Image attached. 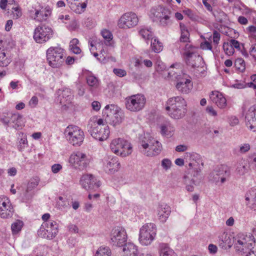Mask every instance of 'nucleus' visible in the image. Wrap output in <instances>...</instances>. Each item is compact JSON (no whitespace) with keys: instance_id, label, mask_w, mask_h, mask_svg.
<instances>
[{"instance_id":"nucleus-51","label":"nucleus","mask_w":256,"mask_h":256,"mask_svg":"<svg viewBox=\"0 0 256 256\" xmlns=\"http://www.w3.org/2000/svg\"><path fill=\"white\" fill-rule=\"evenodd\" d=\"M228 122L230 126H234L238 124L239 120L238 118L234 116L228 117Z\"/></svg>"},{"instance_id":"nucleus-18","label":"nucleus","mask_w":256,"mask_h":256,"mask_svg":"<svg viewBox=\"0 0 256 256\" xmlns=\"http://www.w3.org/2000/svg\"><path fill=\"white\" fill-rule=\"evenodd\" d=\"M88 131L91 136L96 140L100 141L106 140L110 134V130L108 126H105L104 128L96 126V124L90 126Z\"/></svg>"},{"instance_id":"nucleus-59","label":"nucleus","mask_w":256,"mask_h":256,"mask_svg":"<svg viewBox=\"0 0 256 256\" xmlns=\"http://www.w3.org/2000/svg\"><path fill=\"white\" fill-rule=\"evenodd\" d=\"M249 164L254 170H256V154H254L250 158Z\"/></svg>"},{"instance_id":"nucleus-29","label":"nucleus","mask_w":256,"mask_h":256,"mask_svg":"<svg viewBox=\"0 0 256 256\" xmlns=\"http://www.w3.org/2000/svg\"><path fill=\"white\" fill-rule=\"evenodd\" d=\"M31 17L38 22H42L46 20L50 15V12L49 10L42 9L40 10H30Z\"/></svg>"},{"instance_id":"nucleus-19","label":"nucleus","mask_w":256,"mask_h":256,"mask_svg":"<svg viewBox=\"0 0 256 256\" xmlns=\"http://www.w3.org/2000/svg\"><path fill=\"white\" fill-rule=\"evenodd\" d=\"M138 19L136 14L130 12L123 14L120 18L118 25L120 28H130L136 26Z\"/></svg>"},{"instance_id":"nucleus-42","label":"nucleus","mask_w":256,"mask_h":256,"mask_svg":"<svg viewBox=\"0 0 256 256\" xmlns=\"http://www.w3.org/2000/svg\"><path fill=\"white\" fill-rule=\"evenodd\" d=\"M86 82L91 88H96L99 85L98 79L94 76H88L86 77Z\"/></svg>"},{"instance_id":"nucleus-9","label":"nucleus","mask_w":256,"mask_h":256,"mask_svg":"<svg viewBox=\"0 0 256 256\" xmlns=\"http://www.w3.org/2000/svg\"><path fill=\"white\" fill-rule=\"evenodd\" d=\"M184 156L186 158H188L190 161L188 164L189 170L192 175V183L196 184V180L194 178H197L200 176L203 167V163L202 162L200 156L196 153L186 152Z\"/></svg>"},{"instance_id":"nucleus-23","label":"nucleus","mask_w":256,"mask_h":256,"mask_svg":"<svg viewBox=\"0 0 256 256\" xmlns=\"http://www.w3.org/2000/svg\"><path fill=\"white\" fill-rule=\"evenodd\" d=\"M171 212V208L164 203L160 204L156 210V214L160 222H165Z\"/></svg>"},{"instance_id":"nucleus-44","label":"nucleus","mask_w":256,"mask_h":256,"mask_svg":"<svg viewBox=\"0 0 256 256\" xmlns=\"http://www.w3.org/2000/svg\"><path fill=\"white\" fill-rule=\"evenodd\" d=\"M234 66L240 72H243L246 68L244 60L242 58L236 59L234 62Z\"/></svg>"},{"instance_id":"nucleus-45","label":"nucleus","mask_w":256,"mask_h":256,"mask_svg":"<svg viewBox=\"0 0 256 256\" xmlns=\"http://www.w3.org/2000/svg\"><path fill=\"white\" fill-rule=\"evenodd\" d=\"M39 182L40 180L37 177L30 179L28 184L26 188L28 189L29 190L32 191L38 186Z\"/></svg>"},{"instance_id":"nucleus-7","label":"nucleus","mask_w":256,"mask_h":256,"mask_svg":"<svg viewBox=\"0 0 256 256\" xmlns=\"http://www.w3.org/2000/svg\"><path fill=\"white\" fill-rule=\"evenodd\" d=\"M156 234V226L154 223H147L140 230L139 242L143 246H148L154 240Z\"/></svg>"},{"instance_id":"nucleus-14","label":"nucleus","mask_w":256,"mask_h":256,"mask_svg":"<svg viewBox=\"0 0 256 256\" xmlns=\"http://www.w3.org/2000/svg\"><path fill=\"white\" fill-rule=\"evenodd\" d=\"M146 99L142 94H134L125 99L126 108L131 112H138L144 106Z\"/></svg>"},{"instance_id":"nucleus-38","label":"nucleus","mask_w":256,"mask_h":256,"mask_svg":"<svg viewBox=\"0 0 256 256\" xmlns=\"http://www.w3.org/2000/svg\"><path fill=\"white\" fill-rule=\"evenodd\" d=\"M151 48L154 52L158 53L162 50L163 46L157 38H154L151 40Z\"/></svg>"},{"instance_id":"nucleus-41","label":"nucleus","mask_w":256,"mask_h":256,"mask_svg":"<svg viewBox=\"0 0 256 256\" xmlns=\"http://www.w3.org/2000/svg\"><path fill=\"white\" fill-rule=\"evenodd\" d=\"M139 34L142 37L146 40H152L154 38L153 32L151 30V28H141L139 30Z\"/></svg>"},{"instance_id":"nucleus-60","label":"nucleus","mask_w":256,"mask_h":256,"mask_svg":"<svg viewBox=\"0 0 256 256\" xmlns=\"http://www.w3.org/2000/svg\"><path fill=\"white\" fill-rule=\"evenodd\" d=\"M230 44L232 46L233 48H236L238 50H240V43L236 40H230Z\"/></svg>"},{"instance_id":"nucleus-61","label":"nucleus","mask_w":256,"mask_h":256,"mask_svg":"<svg viewBox=\"0 0 256 256\" xmlns=\"http://www.w3.org/2000/svg\"><path fill=\"white\" fill-rule=\"evenodd\" d=\"M69 232L72 233L77 234L78 232V227L74 224H70L68 226Z\"/></svg>"},{"instance_id":"nucleus-26","label":"nucleus","mask_w":256,"mask_h":256,"mask_svg":"<svg viewBox=\"0 0 256 256\" xmlns=\"http://www.w3.org/2000/svg\"><path fill=\"white\" fill-rule=\"evenodd\" d=\"M58 100L60 102L64 105L70 103L72 98L71 90L68 88L59 89L57 91Z\"/></svg>"},{"instance_id":"nucleus-56","label":"nucleus","mask_w":256,"mask_h":256,"mask_svg":"<svg viewBox=\"0 0 256 256\" xmlns=\"http://www.w3.org/2000/svg\"><path fill=\"white\" fill-rule=\"evenodd\" d=\"M92 122H93V124H90V122L89 123L88 126H92V124L94 125V124H96V126H102L104 127L105 126H106V124H104V121L102 118H99L98 120H94V118H93Z\"/></svg>"},{"instance_id":"nucleus-52","label":"nucleus","mask_w":256,"mask_h":256,"mask_svg":"<svg viewBox=\"0 0 256 256\" xmlns=\"http://www.w3.org/2000/svg\"><path fill=\"white\" fill-rule=\"evenodd\" d=\"M172 162L168 158H164L162 162V166L166 170L169 169L170 168Z\"/></svg>"},{"instance_id":"nucleus-12","label":"nucleus","mask_w":256,"mask_h":256,"mask_svg":"<svg viewBox=\"0 0 256 256\" xmlns=\"http://www.w3.org/2000/svg\"><path fill=\"white\" fill-rule=\"evenodd\" d=\"M53 34V30L50 26L41 24L34 29L33 38L36 42L43 44L48 41Z\"/></svg>"},{"instance_id":"nucleus-64","label":"nucleus","mask_w":256,"mask_h":256,"mask_svg":"<svg viewBox=\"0 0 256 256\" xmlns=\"http://www.w3.org/2000/svg\"><path fill=\"white\" fill-rule=\"evenodd\" d=\"M250 54L256 61V44L252 46L250 50Z\"/></svg>"},{"instance_id":"nucleus-48","label":"nucleus","mask_w":256,"mask_h":256,"mask_svg":"<svg viewBox=\"0 0 256 256\" xmlns=\"http://www.w3.org/2000/svg\"><path fill=\"white\" fill-rule=\"evenodd\" d=\"M68 202L64 200L62 196L58 198V200L57 202L56 206L58 208L62 210L65 209L68 206Z\"/></svg>"},{"instance_id":"nucleus-16","label":"nucleus","mask_w":256,"mask_h":256,"mask_svg":"<svg viewBox=\"0 0 256 256\" xmlns=\"http://www.w3.org/2000/svg\"><path fill=\"white\" fill-rule=\"evenodd\" d=\"M69 162L75 168L83 170L88 166L90 162L86 154L78 151L71 154Z\"/></svg>"},{"instance_id":"nucleus-35","label":"nucleus","mask_w":256,"mask_h":256,"mask_svg":"<svg viewBox=\"0 0 256 256\" xmlns=\"http://www.w3.org/2000/svg\"><path fill=\"white\" fill-rule=\"evenodd\" d=\"M6 50L0 48V66H6L11 62L9 56L6 54Z\"/></svg>"},{"instance_id":"nucleus-28","label":"nucleus","mask_w":256,"mask_h":256,"mask_svg":"<svg viewBox=\"0 0 256 256\" xmlns=\"http://www.w3.org/2000/svg\"><path fill=\"white\" fill-rule=\"evenodd\" d=\"M104 164L106 168L111 172L117 171L120 166V163L118 162V158L116 156L108 157L105 160Z\"/></svg>"},{"instance_id":"nucleus-17","label":"nucleus","mask_w":256,"mask_h":256,"mask_svg":"<svg viewBox=\"0 0 256 256\" xmlns=\"http://www.w3.org/2000/svg\"><path fill=\"white\" fill-rule=\"evenodd\" d=\"M111 242L113 245L121 246L126 242L127 234L124 228L120 226L115 227L112 230Z\"/></svg>"},{"instance_id":"nucleus-15","label":"nucleus","mask_w":256,"mask_h":256,"mask_svg":"<svg viewBox=\"0 0 256 256\" xmlns=\"http://www.w3.org/2000/svg\"><path fill=\"white\" fill-rule=\"evenodd\" d=\"M58 227V224L54 220L44 222L38 231V234L44 238L52 240L57 234Z\"/></svg>"},{"instance_id":"nucleus-27","label":"nucleus","mask_w":256,"mask_h":256,"mask_svg":"<svg viewBox=\"0 0 256 256\" xmlns=\"http://www.w3.org/2000/svg\"><path fill=\"white\" fill-rule=\"evenodd\" d=\"M212 101L220 108H224L226 106V100L222 93L218 91L212 92L210 94Z\"/></svg>"},{"instance_id":"nucleus-47","label":"nucleus","mask_w":256,"mask_h":256,"mask_svg":"<svg viewBox=\"0 0 256 256\" xmlns=\"http://www.w3.org/2000/svg\"><path fill=\"white\" fill-rule=\"evenodd\" d=\"M223 49L226 54L231 56L234 53V50L232 46L227 42H224L223 44Z\"/></svg>"},{"instance_id":"nucleus-63","label":"nucleus","mask_w":256,"mask_h":256,"mask_svg":"<svg viewBox=\"0 0 256 256\" xmlns=\"http://www.w3.org/2000/svg\"><path fill=\"white\" fill-rule=\"evenodd\" d=\"M206 112L212 116H215L217 115L216 112L212 106H208L206 108Z\"/></svg>"},{"instance_id":"nucleus-53","label":"nucleus","mask_w":256,"mask_h":256,"mask_svg":"<svg viewBox=\"0 0 256 256\" xmlns=\"http://www.w3.org/2000/svg\"><path fill=\"white\" fill-rule=\"evenodd\" d=\"M250 150V145L248 144H244L240 146L239 152L244 154Z\"/></svg>"},{"instance_id":"nucleus-34","label":"nucleus","mask_w":256,"mask_h":256,"mask_svg":"<svg viewBox=\"0 0 256 256\" xmlns=\"http://www.w3.org/2000/svg\"><path fill=\"white\" fill-rule=\"evenodd\" d=\"M67 0L71 10L76 14H80L83 12L87 6L86 4H84V2L82 4L79 2H76L69 1V0Z\"/></svg>"},{"instance_id":"nucleus-50","label":"nucleus","mask_w":256,"mask_h":256,"mask_svg":"<svg viewBox=\"0 0 256 256\" xmlns=\"http://www.w3.org/2000/svg\"><path fill=\"white\" fill-rule=\"evenodd\" d=\"M12 9L14 18L17 19L22 16V13L18 6L12 8Z\"/></svg>"},{"instance_id":"nucleus-11","label":"nucleus","mask_w":256,"mask_h":256,"mask_svg":"<svg viewBox=\"0 0 256 256\" xmlns=\"http://www.w3.org/2000/svg\"><path fill=\"white\" fill-rule=\"evenodd\" d=\"M110 148L112 152L122 157L128 156L132 152L130 144L121 138L114 140L110 143Z\"/></svg>"},{"instance_id":"nucleus-31","label":"nucleus","mask_w":256,"mask_h":256,"mask_svg":"<svg viewBox=\"0 0 256 256\" xmlns=\"http://www.w3.org/2000/svg\"><path fill=\"white\" fill-rule=\"evenodd\" d=\"M246 200L248 202L246 205L249 208L256 210V189L252 190L246 196Z\"/></svg>"},{"instance_id":"nucleus-3","label":"nucleus","mask_w":256,"mask_h":256,"mask_svg":"<svg viewBox=\"0 0 256 256\" xmlns=\"http://www.w3.org/2000/svg\"><path fill=\"white\" fill-rule=\"evenodd\" d=\"M171 14L170 10L160 6L152 8L150 14L152 21L158 22L162 28L169 27L173 24Z\"/></svg>"},{"instance_id":"nucleus-1","label":"nucleus","mask_w":256,"mask_h":256,"mask_svg":"<svg viewBox=\"0 0 256 256\" xmlns=\"http://www.w3.org/2000/svg\"><path fill=\"white\" fill-rule=\"evenodd\" d=\"M186 102L182 96L170 98L166 102V110L168 115L174 119H180L184 116L186 112Z\"/></svg>"},{"instance_id":"nucleus-39","label":"nucleus","mask_w":256,"mask_h":256,"mask_svg":"<svg viewBox=\"0 0 256 256\" xmlns=\"http://www.w3.org/2000/svg\"><path fill=\"white\" fill-rule=\"evenodd\" d=\"M112 252L109 247L101 246L96 251L94 256H111Z\"/></svg>"},{"instance_id":"nucleus-58","label":"nucleus","mask_w":256,"mask_h":256,"mask_svg":"<svg viewBox=\"0 0 256 256\" xmlns=\"http://www.w3.org/2000/svg\"><path fill=\"white\" fill-rule=\"evenodd\" d=\"M164 76L165 78H176V72L173 71L172 70L168 71L166 70L164 72Z\"/></svg>"},{"instance_id":"nucleus-32","label":"nucleus","mask_w":256,"mask_h":256,"mask_svg":"<svg viewBox=\"0 0 256 256\" xmlns=\"http://www.w3.org/2000/svg\"><path fill=\"white\" fill-rule=\"evenodd\" d=\"M10 124L16 129H20L23 126L22 116L18 114H12L10 117Z\"/></svg>"},{"instance_id":"nucleus-40","label":"nucleus","mask_w":256,"mask_h":256,"mask_svg":"<svg viewBox=\"0 0 256 256\" xmlns=\"http://www.w3.org/2000/svg\"><path fill=\"white\" fill-rule=\"evenodd\" d=\"M78 42L79 41L77 38H73L70 43V50L75 54H80L82 52L80 48L78 46Z\"/></svg>"},{"instance_id":"nucleus-33","label":"nucleus","mask_w":256,"mask_h":256,"mask_svg":"<svg viewBox=\"0 0 256 256\" xmlns=\"http://www.w3.org/2000/svg\"><path fill=\"white\" fill-rule=\"evenodd\" d=\"M248 170L249 167L248 166L247 162L242 160L237 163L235 172L237 175L242 176L248 172Z\"/></svg>"},{"instance_id":"nucleus-49","label":"nucleus","mask_w":256,"mask_h":256,"mask_svg":"<svg viewBox=\"0 0 256 256\" xmlns=\"http://www.w3.org/2000/svg\"><path fill=\"white\" fill-rule=\"evenodd\" d=\"M102 35V37L106 40L108 42H110L112 39V34L111 32L107 30H104L101 32Z\"/></svg>"},{"instance_id":"nucleus-37","label":"nucleus","mask_w":256,"mask_h":256,"mask_svg":"<svg viewBox=\"0 0 256 256\" xmlns=\"http://www.w3.org/2000/svg\"><path fill=\"white\" fill-rule=\"evenodd\" d=\"M161 134L162 135L170 136L174 131V127L170 124H166L160 126Z\"/></svg>"},{"instance_id":"nucleus-4","label":"nucleus","mask_w":256,"mask_h":256,"mask_svg":"<svg viewBox=\"0 0 256 256\" xmlns=\"http://www.w3.org/2000/svg\"><path fill=\"white\" fill-rule=\"evenodd\" d=\"M138 148L145 155L148 156L158 155L162 148L161 144L148 134L140 138Z\"/></svg>"},{"instance_id":"nucleus-10","label":"nucleus","mask_w":256,"mask_h":256,"mask_svg":"<svg viewBox=\"0 0 256 256\" xmlns=\"http://www.w3.org/2000/svg\"><path fill=\"white\" fill-rule=\"evenodd\" d=\"M64 134L69 142L74 146H80L84 138V132L76 126H68L66 128Z\"/></svg>"},{"instance_id":"nucleus-57","label":"nucleus","mask_w":256,"mask_h":256,"mask_svg":"<svg viewBox=\"0 0 256 256\" xmlns=\"http://www.w3.org/2000/svg\"><path fill=\"white\" fill-rule=\"evenodd\" d=\"M189 32H183L181 33V36L180 40L181 42H188L189 40Z\"/></svg>"},{"instance_id":"nucleus-5","label":"nucleus","mask_w":256,"mask_h":256,"mask_svg":"<svg viewBox=\"0 0 256 256\" xmlns=\"http://www.w3.org/2000/svg\"><path fill=\"white\" fill-rule=\"evenodd\" d=\"M255 239L252 234H245L239 233L234 239V246L237 252L246 253L249 249L254 248Z\"/></svg>"},{"instance_id":"nucleus-8","label":"nucleus","mask_w":256,"mask_h":256,"mask_svg":"<svg viewBox=\"0 0 256 256\" xmlns=\"http://www.w3.org/2000/svg\"><path fill=\"white\" fill-rule=\"evenodd\" d=\"M64 50L59 46H51L46 50V58L53 68L60 67L64 61Z\"/></svg>"},{"instance_id":"nucleus-62","label":"nucleus","mask_w":256,"mask_h":256,"mask_svg":"<svg viewBox=\"0 0 256 256\" xmlns=\"http://www.w3.org/2000/svg\"><path fill=\"white\" fill-rule=\"evenodd\" d=\"M38 101V98L36 96H34L31 98L30 100L29 104L32 107L34 108L37 105Z\"/></svg>"},{"instance_id":"nucleus-21","label":"nucleus","mask_w":256,"mask_h":256,"mask_svg":"<svg viewBox=\"0 0 256 256\" xmlns=\"http://www.w3.org/2000/svg\"><path fill=\"white\" fill-rule=\"evenodd\" d=\"M80 182L82 188L86 190L98 188L101 184L100 181L91 174L82 175Z\"/></svg>"},{"instance_id":"nucleus-20","label":"nucleus","mask_w":256,"mask_h":256,"mask_svg":"<svg viewBox=\"0 0 256 256\" xmlns=\"http://www.w3.org/2000/svg\"><path fill=\"white\" fill-rule=\"evenodd\" d=\"M14 212V208L9 198L5 196H0V216L2 218H11Z\"/></svg>"},{"instance_id":"nucleus-54","label":"nucleus","mask_w":256,"mask_h":256,"mask_svg":"<svg viewBox=\"0 0 256 256\" xmlns=\"http://www.w3.org/2000/svg\"><path fill=\"white\" fill-rule=\"evenodd\" d=\"M113 72L116 75L120 77L124 76L126 74V72L125 70L120 68H114Z\"/></svg>"},{"instance_id":"nucleus-46","label":"nucleus","mask_w":256,"mask_h":256,"mask_svg":"<svg viewBox=\"0 0 256 256\" xmlns=\"http://www.w3.org/2000/svg\"><path fill=\"white\" fill-rule=\"evenodd\" d=\"M33 195V191L29 190L28 189L26 188L22 196V199L24 202H27L32 198Z\"/></svg>"},{"instance_id":"nucleus-2","label":"nucleus","mask_w":256,"mask_h":256,"mask_svg":"<svg viewBox=\"0 0 256 256\" xmlns=\"http://www.w3.org/2000/svg\"><path fill=\"white\" fill-rule=\"evenodd\" d=\"M185 50L184 55L187 65L194 68L196 73H202L204 71V62L202 58L196 52V48L191 44H186Z\"/></svg>"},{"instance_id":"nucleus-25","label":"nucleus","mask_w":256,"mask_h":256,"mask_svg":"<svg viewBox=\"0 0 256 256\" xmlns=\"http://www.w3.org/2000/svg\"><path fill=\"white\" fill-rule=\"evenodd\" d=\"M176 87L182 94L189 93L192 88V83L190 79L182 78L178 80Z\"/></svg>"},{"instance_id":"nucleus-6","label":"nucleus","mask_w":256,"mask_h":256,"mask_svg":"<svg viewBox=\"0 0 256 256\" xmlns=\"http://www.w3.org/2000/svg\"><path fill=\"white\" fill-rule=\"evenodd\" d=\"M104 116L113 126L120 124L124 118V114L121 109L114 104L106 105L102 111Z\"/></svg>"},{"instance_id":"nucleus-43","label":"nucleus","mask_w":256,"mask_h":256,"mask_svg":"<svg viewBox=\"0 0 256 256\" xmlns=\"http://www.w3.org/2000/svg\"><path fill=\"white\" fill-rule=\"evenodd\" d=\"M23 222L20 220H17L12 224L11 228L13 234H18L22 230Z\"/></svg>"},{"instance_id":"nucleus-36","label":"nucleus","mask_w":256,"mask_h":256,"mask_svg":"<svg viewBox=\"0 0 256 256\" xmlns=\"http://www.w3.org/2000/svg\"><path fill=\"white\" fill-rule=\"evenodd\" d=\"M160 256H177L174 251L167 244H160Z\"/></svg>"},{"instance_id":"nucleus-24","label":"nucleus","mask_w":256,"mask_h":256,"mask_svg":"<svg viewBox=\"0 0 256 256\" xmlns=\"http://www.w3.org/2000/svg\"><path fill=\"white\" fill-rule=\"evenodd\" d=\"M234 237L224 232L218 236V245L224 250L230 248L234 244Z\"/></svg>"},{"instance_id":"nucleus-30","label":"nucleus","mask_w":256,"mask_h":256,"mask_svg":"<svg viewBox=\"0 0 256 256\" xmlns=\"http://www.w3.org/2000/svg\"><path fill=\"white\" fill-rule=\"evenodd\" d=\"M124 256H137L138 250L137 246L131 242H126L122 246Z\"/></svg>"},{"instance_id":"nucleus-55","label":"nucleus","mask_w":256,"mask_h":256,"mask_svg":"<svg viewBox=\"0 0 256 256\" xmlns=\"http://www.w3.org/2000/svg\"><path fill=\"white\" fill-rule=\"evenodd\" d=\"M220 38V34L216 30H214L213 32V42L216 45H218Z\"/></svg>"},{"instance_id":"nucleus-22","label":"nucleus","mask_w":256,"mask_h":256,"mask_svg":"<svg viewBox=\"0 0 256 256\" xmlns=\"http://www.w3.org/2000/svg\"><path fill=\"white\" fill-rule=\"evenodd\" d=\"M245 122L250 130L256 132V104L251 106L246 113Z\"/></svg>"},{"instance_id":"nucleus-13","label":"nucleus","mask_w":256,"mask_h":256,"mask_svg":"<svg viewBox=\"0 0 256 256\" xmlns=\"http://www.w3.org/2000/svg\"><path fill=\"white\" fill-rule=\"evenodd\" d=\"M230 168L226 165L218 166L210 172L208 175L210 180L218 184L219 182L224 184L226 179L230 176Z\"/></svg>"}]
</instances>
